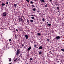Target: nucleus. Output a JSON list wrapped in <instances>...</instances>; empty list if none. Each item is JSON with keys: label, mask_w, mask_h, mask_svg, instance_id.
<instances>
[{"label": "nucleus", "mask_w": 64, "mask_h": 64, "mask_svg": "<svg viewBox=\"0 0 64 64\" xmlns=\"http://www.w3.org/2000/svg\"><path fill=\"white\" fill-rule=\"evenodd\" d=\"M20 50H17V52L16 53V55H18L19 54H20Z\"/></svg>", "instance_id": "1"}, {"label": "nucleus", "mask_w": 64, "mask_h": 64, "mask_svg": "<svg viewBox=\"0 0 64 64\" xmlns=\"http://www.w3.org/2000/svg\"><path fill=\"white\" fill-rule=\"evenodd\" d=\"M56 40H58V39H59V40H60V36H56Z\"/></svg>", "instance_id": "2"}, {"label": "nucleus", "mask_w": 64, "mask_h": 64, "mask_svg": "<svg viewBox=\"0 0 64 64\" xmlns=\"http://www.w3.org/2000/svg\"><path fill=\"white\" fill-rule=\"evenodd\" d=\"M6 14H6V12L4 13L3 14V16H6Z\"/></svg>", "instance_id": "3"}, {"label": "nucleus", "mask_w": 64, "mask_h": 64, "mask_svg": "<svg viewBox=\"0 0 64 64\" xmlns=\"http://www.w3.org/2000/svg\"><path fill=\"white\" fill-rule=\"evenodd\" d=\"M31 46H30L28 48V49H27V50L28 51H30V49H31Z\"/></svg>", "instance_id": "4"}, {"label": "nucleus", "mask_w": 64, "mask_h": 64, "mask_svg": "<svg viewBox=\"0 0 64 64\" xmlns=\"http://www.w3.org/2000/svg\"><path fill=\"white\" fill-rule=\"evenodd\" d=\"M25 37L26 39H28V36L27 35H26L25 36Z\"/></svg>", "instance_id": "5"}, {"label": "nucleus", "mask_w": 64, "mask_h": 64, "mask_svg": "<svg viewBox=\"0 0 64 64\" xmlns=\"http://www.w3.org/2000/svg\"><path fill=\"white\" fill-rule=\"evenodd\" d=\"M42 48L43 47H42V46H40L39 47L38 49H39V50H40V49H42Z\"/></svg>", "instance_id": "6"}, {"label": "nucleus", "mask_w": 64, "mask_h": 64, "mask_svg": "<svg viewBox=\"0 0 64 64\" xmlns=\"http://www.w3.org/2000/svg\"><path fill=\"white\" fill-rule=\"evenodd\" d=\"M14 6L16 8V7H17V4H14Z\"/></svg>", "instance_id": "7"}, {"label": "nucleus", "mask_w": 64, "mask_h": 64, "mask_svg": "<svg viewBox=\"0 0 64 64\" xmlns=\"http://www.w3.org/2000/svg\"><path fill=\"white\" fill-rule=\"evenodd\" d=\"M40 1L42 2H43L44 3H45V2L44 1V0H40Z\"/></svg>", "instance_id": "8"}, {"label": "nucleus", "mask_w": 64, "mask_h": 64, "mask_svg": "<svg viewBox=\"0 0 64 64\" xmlns=\"http://www.w3.org/2000/svg\"><path fill=\"white\" fill-rule=\"evenodd\" d=\"M22 18H20L19 19V22L20 21H22Z\"/></svg>", "instance_id": "9"}, {"label": "nucleus", "mask_w": 64, "mask_h": 64, "mask_svg": "<svg viewBox=\"0 0 64 64\" xmlns=\"http://www.w3.org/2000/svg\"><path fill=\"white\" fill-rule=\"evenodd\" d=\"M32 8H33V7H35V6L34 5V4L32 5Z\"/></svg>", "instance_id": "10"}, {"label": "nucleus", "mask_w": 64, "mask_h": 64, "mask_svg": "<svg viewBox=\"0 0 64 64\" xmlns=\"http://www.w3.org/2000/svg\"><path fill=\"white\" fill-rule=\"evenodd\" d=\"M37 34L38 35V36H41V33H38Z\"/></svg>", "instance_id": "11"}, {"label": "nucleus", "mask_w": 64, "mask_h": 64, "mask_svg": "<svg viewBox=\"0 0 64 64\" xmlns=\"http://www.w3.org/2000/svg\"><path fill=\"white\" fill-rule=\"evenodd\" d=\"M30 22H33V20H30Z\"/></svg>", "instance_id": "12"}, {"label": "nucleus", "mask_w": 64, "mask_h": 64, "mask_svg": "<svg viewBox=\"0 0 64 64\" xmlns=\"http://www.w3.org/2000/svg\"><path fill=\"white\" fill-rule=\"evenodd\" d=\"M27 21V22L28 24H29V20H28V19H27L26 20Z\"/></svg>", "instance_id": "13"}, {"label": "nucleus", "mask_w": 64, "mask_h": 64, "mask_svg": "<svg viewBox=\"0 0 64 64\" xmlns=\"http://www.w3.org/2000/svg\"><path fill=\"white\" fill-rule=\"evenodd\" d=\"M42 54V52H40L39 53V55H41Z\"/></svg>", "instance_id": "14"}, {"label": "nucleus", "mask_w": 64, "mask_h": 64, "mask_svg": "<svg viewBox=\"0 0 64 64\" xmlns=\"http://www.w3.org/2000/svg\"><path fill=\"white\" fill-rule=\"evenodd\" d=\"M48 25V26H51V24H47Z\"/></svg>", "instance_id": "15"}, {"label": "nucleus", "mask_w": 64, "mask_h": 64, "mask_svg": "<svg viewBox=\"0 0 64 64\" xmlns=\"http://www.w3.org/2000/svg\"><path fill=\"white\" fill-rule=\"evenodd\" d=\"M36 10V9L35 8H34L32 9V10L34 11H35Z\"/></svg>", "instance_id": "16"}, {"label": "nucleus", "mask_w": 64, "mask_h": 64, "mask_svg": "<svg viewBox=\"0 0 64 64\" xmlns=\"http://www.w3.org/2000/svg\"><path fill=\"white\" fill-rule=\"evenodd\" d=\"M31 18L32 19H34V16H33V17H31Z\"/></svg>", "instance_id": "17"}, {"label": "nucleus", "mask_w": 64, "mask_h": 64, "mask_svg": "<svg viewBox=\"0 0 64 64\" xmlns=\"http://www.w3.org/2000/svg\"><path fill=\"white\" fill-rule=\"evenodd\" d=\"M42 20L43 22L45 21V19L44 18L42 19Z\"/></svg>", "instance_id": "18"}, {"label": "nucleus", "mask_w": 64, "mask_h": 64, "mask_svg": "<svg viewBox=\"0 0 64 64\" xmlns=\"http://www.w3.org/2000/svg\"><path fill=\"white\" fill-rule=\"evenodd\" d=\"M5 5V4H4V3H2V6H4Z\"/></svg>", "instance_id": "19"}, {"label": "nucleus", "mask_w": 64, "mask_h": 64, "mask_svg": "<svg viewBox=\"0 0 64 64\" xmlns=\"http://www.w3.org/2000/svg\"><path fill=\"white\" fill-rule=\"evenodd\" d=\"M47 4H45V7H47Z\"/></svg>", "instance_id": "20"}, {"label": "nucleus", "mask_w": 64, "mask_h": 64, "mask_svg": "<svg viewBox=\"0 0 64 64\" xmlns=\"http://www.w3.org/2000/svg\"><path fill=\"white\" fill-rule=\"evenodd\" d=\"M33 60V58H30V60Z\"/></svg>", "instance_id": "21"}, {"label": "nucleus", "mask_w": 64, "mask_h": 64, "mask_svg": "<svg viewBox=\"0 0 64 64\" xmlns=\"http://www.w3.org/2000/svg\"><path fill=\"white\" fill-rule=\"evenodd\" d=\"M26 1H27V2H28V3H29V0H26Z\"/></svg>", "instance_id": "22"}, {"label": "nucleus", "mask_w": 64, "mask_h": 64, "mask_svg": "<svg viewBox=\"0 0 64 64\" xmlns=\"http://www.w3.org/2000/svg\"><path fill=\"white\" fill-rule=\"evenodd\" d=\"M30 3H31V4H33L34 3L33 2H32V1H30Z\"/></svg>", "instance_id": "23"}, {"label": "nucleus", "mask_w": 64, "mask_h": 64, "mask_svg": "<svg viewBox=\"0 0 64 64\" xmlns=\"http://www.w3.org/2000/svg\"><path fill=\"white\" fill-rule=\"evenodd\" d=\"M11 58H10L9 61L10 62H11Z\"/></svg>", "instance_id": "24"}, {"label": "nucleus", "mask_w": 64, "mask_h": 64, "mask_svg": "<svg viewBox=\"0 0 64 64\" xmlns=\"http://www.w3.org/2000/svg\"><path fill=\"white\" fill-rule=\"evenodd\" d=\"M61 50H62V51L64 52V50L63 49H61Z\"/></svg>", "instance_id": "25"}, {"label": "nucleus", "mask_w": 64, "mask_h": 64, "mask_svg": "<svg viewBox=\"0 0 64 64\" xmlns=\"http://www.w3.org/2000/svg\"><path fill=\"white\" fill-rule=\"evenodd\" d=\"M57 9L58 10H59V7H57Z\"/></svg>", "instance_id": "26"}, {"label": "nucleus", "mask_w": 64, "mask_h": 64, "mask_svg": "<svg viewBox=\"0 0 64 64\" xmlns=\"http://www.w3.org/2000/svg\"><path fill=\"white\" fill-rule=\"evenodd\" d=\"M9 41H11V39H9Z\"/></svg>", "instance_id": "27"}, {"label": "nucleus", "mask_w": 64, "mask_h": 64, "mask_svg": "<svg viewBox=\"0 0 64 64\" xmlns=\"http://www.w3.org/2000/svg\"><path fill=\"white\" fill-rule=\"evenodd\" d=\"M34 47H36V45H34Z\"/></svg>", "instance_id": "28"}, {"label": "nucleus", "mask_w": 64, "mask_h": 64, "mask_svg": "<svg viewBox=\"0 0 64 64\" xmlns=\"http://www.w3.org/2000/svg\"><path fill=\"white\" fill-rule=\"evenodd\" d=\"M46 40H47V41H48V42H49V40L48 39H47Z\"/></svg>", "instance_id": "29"}, {"label": "nucleus", "mask_w": 64, "mask_h": 64, "mask_svg": "<svg viewBox=\"0 0 64 64\" xmlns=\"http://www.w3.org/2000/svg\"><path fill=\"white\" fill-rule=\"evenodd\" d=\"M22 47H24V45H23V44H22Z\"/></svg>", "instance_id": "30"}, {"label": "nucleus", "mask_w": 64, "mask_h": 64, "mask_svg": "<svg viewBox=\"0 0 64 64\" xmlns=\"http://www.w3.org/2000/svg\"><path fill=\"white\" fill-rule=\"evenodd\" d=\"M6 4H8V3H9V2H7L6 3Z\"/></svg>", "instance_id": "31"}, {"label": "nucleus", "mask_w": 64, "mask_h": 64, "mask_svg": "<svg viewBox=\"0 0 64 64\" xmlns=\"http://www.w3.org/2000/svg\"><path fill=\"white\" fill-rule=\"evenodd\" d=\"M15 37L16 38H17V36H16V35H15Z\"/></svg>", "instance_id": "32"}, {"label": "nucleus", "mask_w": 64, "mask_h": 64, "mask_svg": "<svg viewBox=\"0 0 64 64\" xmlns=\"http://www.w3.org/2000/svg\"><path fill=\"white\" fill-rule=\"evenodd\" d=\"M16 31H18V30H17V29H16Z\"/></svg>", "instance_id": "33"}, {"label": "nucleus", "mask_w": 64, "mask_h": 64, "mask_svg": "<svg viewBox=\"0 0 64 64\" xmlns=\"http://www.w3.org/2000/svg\"><path fill=\"white\" fill-rule=\"evenodd\" d=\"M52 0H50L49 1H50V2H52Z\"/></svg>", "instance_id": "34"}, {"label": "nucleus", "mask_w": 64, "mask_h": 64, "mask_svg": "<svg viewBox=\"0 0 64 64\" xmlns=\"http://www.w3.org/2000/svg\"><path fill=\"white\" fill-rule=\"evenodd\" d=\"M31 16H34V15H32V14L31 15Z\"/></svg>", "instance_id": "35"}, {"label": "nucleus", "mask_w": 64, "mask_h": 64, "mask_svg": "<svg viewBox=\"0 0 64 64\" xmlns=\"http://www.w3.org/2000/svg\"><path fill=\"white\" fill-rule=\"evenodd\" d=\"M39 10H38L37 11V12L38 13H39Z\"/></svg>", "instance_id": "36"}, {"label": "nucleus", "mask_w": 64, "mask_h": 64, "mask_svg": "<svg viewBox=\"0 0 64 64\" xmlns=\"http://www.w3.org/2000/svg\"><path fill=\"white\" fill-rule=\"evenodd\" d=\"M16 60H14V61H16Z\"/></svg>", "instance_id": "37"}, {"label": "nucleus", "mask_w": 64, "mask_h": 64, "mask_svg": "<svg viewBox=\"0 0 64 64\" xmlns=\"http://www.w3.org/2000/svg\"><path fill=\"white\" fill-rule=\"evenodd\" d=\"M20 31H22V30H21V29H20Z\"/></svg>", "instance_id": "38"}, {"label": "nucleus", "mask_w": 64, "mask_h": 64, "mask_svg": "<svg viewBox=\"0 0 64 64\" xmlns=\"http://www.w3.org/2000/svg\"><path fill=\"white\" fill-rule=\"evenodd\" d=\"M38 0H34V1H37Z\"/></svg>", "instance_id": "39"}, {"label": "nucleus", "mask_w": 64, "mask_h": 64, "mask_svg": "<svg viewBox=\"0 0 64 64\" xmlns=\"http://www.w3.org/2000/svg\"><path fill=\"white\" fill-rule=\"evenodd\" d=\"M57 62H59V61H57Z\"/></svg>", "instance_id": "40"}, {"label": "nucleus", "mask_w": 64, "mask_h": 64, "mask_svg": "<svg viewBox=\"0 0 64 64\" xmlns=\"http://www.w3.org/2000/svg\"><path fill=\"white\" fill-rule=\"evenodd\" d=\"M26 5H27V6H28V4H26Z\"/></svg>", "instance_id": "41"}, {"label": "nucleus", "mask_w": 64, "mask_h": 64, "mask_svg": "<svg viewBox=\"0 0 64 64\" xmlns=\"http://www.w3.org/2000/svg\"><path fill=\"white\" fill-rule=\"evenodd\" d=\"M46 23H48V22H46Z\"/></svg>", "instance_id": "42"}, {"label": "nucleus", "mask_w": 64, "mask_h": 64, "mask_svg": "<svg viewBox=\"0 0 64 64\" xmlns=\"http://www.w3.org/2000/svg\"><path fill=\"white\" fill-rule=\"evenodd\" d=\"M17 58H16V60H17Z\"/></svg>", "instance_id": "43"}, {"label": "nucleus", "mask_w": 64, "mask_h": 64, "mask_svg": "<svg viewBox=\"0 0 64 64\" xmlns=\"http://www.w3.org/2000/svg\"><path fill=\"white\" fill-rule=\"evenodd\" d=\"M0 20H1V18H0Z\"/></svg>", "instance_id": "44"}, {"label": "nucleus", "mask_w": 64, "mask_h": 64, "mask_svg": "<svg viewBox=\"0 0 64 64\" xmlns=\"http://www.w3.org/2000/svg\"><path fill=\"white\" fill-rule=\"evenodd\" d=\"M18 60H19V59H18Z\"/></svg>", "instance_id": "45"}]
</instances>
